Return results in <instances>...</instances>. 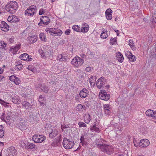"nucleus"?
Here are the masks:
<instances>
[{
  "instance_id": "nucleus-1",
  "label": "nucleus",
  "mask_w": 156,
  "mask_h": 156,
  "mask_svg": "<svg viewBox=\"0 0 156 156\" xmlns=\"http://www.w3.org/2000/svg\"><path fill=\"white\" fill-rule=\"evenodd\" d=\"M97 146L100 150L104 152H106L108 154H111L113 151V149L112 147L104 144H97Z\"/></svg>"
},
{
  "instance_id": "nucleus-2",
  "label": "nucleus",
  "mask_w": 156,
  "mask_h": 156,
  "mask_svg": "<svg viewBox=\"0 0 156 156\" xmlns=\"http://www.w3.org/2000/svg\"><path fill=\"white\" fill-rule=\"evenodd\" d=\"M45 31L48 34H49L53 36H60L62 33V32L61 30L55 28H47Z\"/></svg>"
},
{
  "instance_id": "nucleus-3",
  "label": "nucleus",
  "mask_w": 156,
  "mask_h": 156,
  "mask_svg": "<svg viewBox=\"0 0 156 156\" xmlns=\"http://www.w3.org/2000/svg\"><path fill=\"white\" fill-rule=\"evenodd\" d=\"M63 147L67 149L72 148L74 145V143L73 141L70 140L66 138H64L62 142Z\"/></svg>"
},
{
  "instance_id": "nucleus-4",
  "label": "nucleus",
  "mask_w": 156,
  "mask_h": 156,
  "mask_svg": "<svg viewBox=\"0 0 156 156\" xmlns=\"http://www.w3.org/2000/svg\"><path fill=\"white\" fill-rule=\"evenodd\" d=\"M83 62V59L77 56L73 58L71 62L72 64L75 67H78L81 66Z\"/></svg>"
},
{
  "instance_id": "nucleus-5",
  "label": "nucleus",
  "mask_w": 156,
  "mask_h": 156,
  "mask_svg": "<svg viewBox=\"0 0 156 156\" xmlns=\"http://www.w3.org/2000/svg\"><path fill=\"white\" fill-rule=\"evenodd\" d=\"M45 139L46 137L42 135H35L32 137L33 140L37 143H41Z\"/></svg>"
},
{
  "instance_id": "nucleus-6",
  "label": "nucleus",
  "mask_w": 156,
  "mask_h": 156,
  "mask_svg": "<svg viewBox=\"0 0 156 156\" xmlns=\"http://www.w3.org/2000/svg\"><path fill=\"white\" fill-rule=\"evenodd\" d=\"M18 8L17 3L15 1H11L5 6V10H16Z\"/></svg>"
},
{
  "instance_id": "nucleus-7",
  "label": "nucleus",
  "mask_w": 156,
  "mask_h": 156,
  "mask_svg": "<svg viewBox=\"0 0 156 156\" xmlns=\"http://www.w3.org/2000/svg\"><path fill=\"white\" fill-rule=\"evenodd\" d=\"M99 96L101 99L107 101L110 98V95L109 94H107L105 90H102L99 93Z\"/></svg>"
},
{
  "instance_id": "nucleus-8",
  "label": "nucleus",
  "mask_w": 156,
  "mask_h": 156,
  "mask_svg": "<svg viewBox=\"0 0 156 156\" xmlns=\"http://www.w3.org/2000/svg\"><path fill=\"white\" fill-rule=\"evenodd\" d=\"M106 82V79L104 77H101L97 80L96 85L98 89H101L103 87Z\"/></svg>"
},
{
  "instance_id": "nucleus-9",
  "label": "nucleus",
  "mask_w": 156,
  "mask_h": 156,
  "mask_svg": "<svg viewBox=\"0 0 156 156\" xmlns=\"http://www.w3.org/2000/svg\"><path fill=\"white\" fill-rule=\"evenodd\" d=\"M40 21L38 24L40 26H42V24L48 25L50 23V20L47 16H42L40 19Z\"/></svg>"
},
{
  "instance_id": "nucleus-10",
  "label": "nucleus",
  "mask_w": 156,
  "mask_h": 156,
  "mask_svg": "<svg viewBox=\"0 0 156 156\" xmlns=\"http://www.w3.org/2000/svg\"><path fill=\"white\" fill-rule=\"evenodd\" d=\"M7 156H15L17 154V151L14 147H11L8 148L5 152Z\"/></svg>"
},
{
  "instance_id": "nucleus-11",
  "label": "nucleus",
  "mask_w": 156,
  "mask_h": 156,
  "mask_svg": "<svg viewBox=\"0 0 156 156\" xmlns=\"http://www.w3.org/2000/svg\"><path fill=\"white\" fill-rule=\"evenodd\" d=\"M79 94L80 97L82 98H86L89 95L88 90L84 88L80 90Z\"/></svg>"
},
{
  "instance_id": "nucleus-12",
  "label": "nucleus",
  "mask_w": 156,
  "mask_h": 156,
  "mask_svg": "<svg viewBox=\"0 0 156 156\" xmlns=\"http://www.w3.org/2000/svg\"><path fill=\"white\" fill-rule=\"evenodd\" d=\"M18 128L21 130L26 129L27 128V123L25 120H21L19 123Z\"/></svg>"
},
{
  "instance_id": "nucleus-13",
  "label": "nucleus",
  "mask_w": 156,
  "mask_h": 156,
  "mask_svg": "<svg viewBox=\"0 0 156 156\" xmlns=\"http://www.w3.org/2000/svg\"><path fill=\"white\" fill-rule=\"evenodd\" d=\"M0 27L2 30L7 31L9 30V26L5 22L2 21L0 24Z\"/></svg>"
},
{
  "instance_id": "nucleus-14",
  "label": "nucleus",
  "mask_w": 156,
  "mask_h": 156,
  "mask_svg": "<svg viewBox=\"0 0 156 156\" xmlns=\"http://www.w3.org/2000/svg\"><path fill=\"white\" fill-rule=\"evenodd\" d=\"M140 146L142 147H146L148 146L150 144L149 140L147 139L141 140L140 141Z\"/></svg>"
},
{
  "instance_id": "nucleus-15",
  "label": "nucleus",
  "mask_w": 156,
  "mask_h": 156,
  "mask_svg": "<svg viewBox=\"0 0 156 156\" xmlns=\"http://www.w3.org/2000/svg\"><path fill=\"white\" fill-rule=\"evenodd\" d=\"M20 58L22 60L27 61H31L33 59V58L30 57V56L27 53H24L21 55L20 56Z\"/></svg>"
},
{
  "instance_id": "nucleus-16",
  "label": "nucleus",
  "mask_w": 156,
  "mask_h": 156,
  "mask_svg": "<svg viewBox=\"0 0 156 156\" xmlns=\"http://www.w3.org/2000/svg\"><path fill=\"white\" fill-rule=\"evenodd\" d=\"M9 79L10 81H13L16 85H19L20 82V80L18 78L14 75L10 76Z\"/></svg>"
},
{
  "instance_id": "nucleus-17",
  "label": "nucleus",
  "mask_w": 156,
  "mask_h": 156,
  "mask_svg": "<svg viewBox=\"0 0 156 156\" xmlns=\"http://www.w3.org/2000/svg\"><path fill=\"white\" fill-rule=\"evenodd\" d=\"M22 108L25 109L31 108L32 107V105L29 102L27 101H23L21 104Z\"/></svg>"
},
{
  "instance_id": "nucleus-18",
  "label": "nucleus",
  "mask_w": 156,
  "mask_h": 156,
  "mask_svg": "<svg viewBox=\"0 0 156 156\" xmlns=\"http://www.w3.org/2000/svg\"><path fill=\"white\" fill-rule=\"evenodd\" d=\"M21 44H18L16 46H13L10 48V51H12L13 54H15L18 51L20 47Z\"/></svg>"
},
{
  "instance_id": "nucleus-19",
  "label": "nucleus",
  "mask_w": 156,
  "mask_h": 156,
  "mask_svg": "<svg viewBox=\"0 0 156 156\" xmlns=\"http://www.w3.org/2000/svg\"><path fill=\"white\" fill-rule=\"evenodd\" d=\"M44 49L45 51L44 52L46 54L47 53V55L50 56H52L53 54V51L52 49L50 47L48 46H45L44 47Z\"/></svg>"
},
{
  "instance_id": "nucleus-20",
  "label": "nucleus",
  "mask_w": 156,
  "mask_h": 156,
  "mask_svg": "<svg viewBox=\"0 0 156 156\" xmlns=\"http://www.w3.org/2000/svg\"><path fill=\"white\" fill-rule=\"evenodd\" d=\"M89 26L87 24L84 23L82 25L81 31L83 33H87L88 30Z\"/></svg>"
},
{
  "instance_id": "nucleus-21",
  "label": "nucleus",
  "mask_w": 156,
  "mask_h": 156,
  "mask_svg": "<svg viewBox=\"0 0 156 156\" xmlns=\"http://www.w3.org/2000/svg\"><path fill=\"white\" fill-rule=\"evenodd\" d=\"M104 113L107 115H109L111 113L109 110L110 107L108 104H105L104 106Z\"/></svg>"
},
{
  "instance_id": "nucleus-22",
  "label": "nucleus",
  "mask_w": 156,
  "mask_h": 156,
  "mask_svg": "<svg viewBox=\"0 0 156 156\" xmlns=\"http://www.w3.org/2000/svg\"><path fill=\"white\" fill-rule=\"evenodd\" d=\"M116 54L117 59L119 62H122L124 60V57L122 55L120 52H117Z\"/></svg>"
},
{
  "instance_id": "nucleus-23",
  "label": "nucleus",
  "mask_w": 156,
  "mask_h": 156,
  "mask_svg": "<svg viewBox=\"0 0 156 156\" xmlns=\"http://www.w3.org/2000/svg\"><path fill=\"white\" fill-rule=\"evenodd\" d=\"M16 65L15 66L14 69L16 70H20L23 66V65L21 64V61H19L15 63Z\"/></svg>"
},
{
  "instance_id": "nucleus-24",
  "label": "nucleus",
  "mask_w": 156,
  "mask_h": 156,
  "mask_svg": "<svg viewBox=\"0 0 156 156\" xmlns=\"http://www.w3.org/2000/svg\"><path fill=\"white\" fill-rule=\"evenodd\" d=\"M112 10H106L105 12V16L107 20H110L112 18Z\"/></svg>"
},
{
  "instance_id": "nucleus-25",
  "label": "nucleus",
  "mask_w": 156,
  "mask_h": 156,
  "mask_svg": "<svg viewBox=\"0 0 156 156\" xmlns=\"http://www.w3.org/2000/svg\"><path fill=\"white\" fill-rule=\"evenodd\" d=\"M50 132L49 136L51 138H53L55 137L57 134L58 132L54 128H53V129H51V131Z\"/></svg>"
},
{
  "instance_id": "nucleus-26",
  "label": "nucleus",
  "mask_w": 156,
  "mask_h": 156,
  "mask_svg": "<svg viewBox=\"0 0 156 156\" xmlns=\"http://www.w3.org/2000/svg\"><path fill=\"white\" fill-rule=\"evenodd\" d=\"M12 101L15 104H19L20 103L19 97L18 96H14L12 98Z\"/></svg>"
},
{
  "instance_id": "nucleus-27",
  "label": "nucleus",
  "mask_w": 156,
  "mask_h": 156,
  "mask_svg": "<svg viewBox=\"0 0 156 156\" xmlns=\"http://www.w3.org/2000/svg\"><path fill=\"white\" fill-rule=\"evenodd\" d=\"M28 38L29 42L30 44H33L37 41L36 37L35 36H29Z\"/></svg>"
},
{
  "instance_id": "nucleus-28",
  "label": "nucleus",
  "mask_w": 156,
  "mask_h": 156,
  "mask_svg": "<svg viewBox=\"0 0 156 156\" xmlns=\"http://www.w3.org/2000/svg\"><path fill=\"white\" fill-rule=\"evenodd\" d=\"M84 122L87 123L90 122V116L88 114H85L84 116Z\"/></svg>"
},
{
  "instance_id": "nucleus-29",
  "label": "nucleus",
  "mask_w": 156,
  "mask_h": 156,
  "mask_svg": "<svg viewBox=\"0 0 156 156\" xmlns=\"http://www.w3.org/2000/svg\"><path fill=\"white\" fill-rule=\"evenodd\" d=\"M98 126L95 124L92 126H91L90 128V130L91 131H94L97 132L99 133L100 130Z\"/></svg>"
},
{
  "instance_id": "nucleus-30",
  "label": "nucleus",
  "mask_w": 156,
  "mask_h": 156,
  "mask_svg": "<svg viewBox=\"0 0 156 156\" xmlns=\"http://www.w3.org/2000/svg\"><path fill=\"white\" fill-rule=\"evenodd\" d=\"M27 143V144L26 147V148L27 149H32L34 148L35 146L34 144L28 142Z\"/></svg>"
},
{
  "instance_id": "nucleus-31",
  "label": "nucleus",
  "mask_w": 156,
  "mask_h": 156,
  "mask_svg": "<svg viewBox=\"0 0 156 156\" xmlns=\"http://www.w3.org/2000/svg\"><path fill=\"white\" fill-rule=\"evenodd\" d=\"M4 128L2 125H0V138H2L4 135Z\"/></svg>"
},
{
  "instance_id": "nucleus-32",
  "label": "nucleus",
  "mask_w": 156,
  "mask_h": 156,
  "mask_svg": "<svg viewBox=\"0 0 156 156\" xmlns=\"http://www.w3.org/2000/svg\"><path fill=\"white\" fill-rule=\"evenodd\" d=\"M107 30H104L101 34L100 36L101 38L103 39L106 38L108 36V35L107 34Z\"/></svg>"
},
{
  "instance_id": "nucleus-33",
  "label": "nucleus",
  "mask_w": 156,
  "mask_h": 156,
  "mask_svg": "<svg viewBox=\"0 0 156 156\" xmlns=\"http://www.w3.org/2000/svg\"><path fill=\"white\" fill-rule=\"evenodd\" d=\"M57 59L61 62L65 61L66 60L65 57L63 56L62 54H59L58 55Z\"/></svg>"
},
{
  "instance_id": "nucleus-34",
  "label": "nucleus",
  "mask_w": 156,
  "mask_h": 156,
  "mask_svg": "<svg viewBox=\"0 0 156 156\" xmlns=\"http://www.w3.org/2000/svg\"><path fill=\"white\" fill-rule=\"evenodd\" d=\"M77 110L78 111H81L82 109H85V106L84 105H83L81 104H79L77 105L76 107Z\"/></svg>"
},
{
  "instance_id": "nucleus-35",
  "label": "nucleus",
  "mask_w": 156,
  "mask_h": 156,
  "mask_svg": "<svg viewBox=\"0 0 156 156\" xmlns=\"http://www.w3.org/2000/svg\"><path fill=\"white\" fill-rule=\"evenodd\" d=\"M154 112L153 110L149 109L146 112V114L148 116L153 117Z\"/></svg>"
},
{
  "instance_id": "nucleus-36",
  "label": "nucleus",
  "mask_w": 156,
  "mask_h": 156,
  "mask_svg": "<svg viewBox=\"0 0 156 156\" xmlns=\"http://www.w3.org/2000/svg\"><path fill=\"white\" fill-rule=\"evenodd\" d=\"M152 24L154 27L156 26V17L153 15L151 19Z\"/></svg>"
},
{
  "instance_id": "nucleus-37",
  "label": "nucleus",
  "mask_w": 156,
  "mask_h": 156,
  "mask_svg": "<svg viewBox=\"0 0 156 156\" xmlns=\"http://www.w3.org/2000/svg\"><path fill=\"white\" fill-rule=\"evenodd\" d=\"M39 37L43 41H46V39L45 35L44 33H41L39 34Z\"/></svg>"
},
{
  "instance_id": "nucleus-38",
  "label": "nucleus",
  "mask_w": 156,
  "mask_h": 156,
  "mask_svg": "<svg viewBox=\"0 0 156 156\" xmlns=\"http://www.w3.org/2000/svg\"><path fill=\"white\" fill-rule=\"evenodd\" d=\"M27 142L26 141H21L20 143V146L22 148H24L26 147L27 145Z\"/></svg>"
},
{
  "instance_id": "nucleus-39",
  "label": "nucleus",
  "mask_w": 156,
  "mask_h": 156,
  "mask_svg": "<svg viewBox=\"0 0 156 156\" xmlns=\"http://www.w3.org/2000/svg\"><path fill=\"white\" fill-rule=\"evenodd\" d=\"M32 10H26L25 11V14L28 16H33L34 14V12H32Z\"/></svg>"
},
{
  "instance_id": "nucleus-40",
  "label": "nucleus",
  "mask_w": 156,
  "mask_h": 156,
  "mask_svg": "<svg viewBox=\"0 0 156 156\" xmlns=\"http://www.w3.org/2000/svg\"><path fill=\"white\" fill-rule=\"evenodd\" d=\"M6 43H5L4 41L0 42V48H4L5 49V48L6 47Z\"/></svg>"
},
{
  "instance_id": "nucleus-41",
  "label": "nucleus",
  "mask_w": 156,
  "mask_h": 156,
  "mask_svg": "<svg viewBox=\"0 0 156 156\" xmlns=\"http://www.w3.org/2000/svg\"><path fill=\"white\" fill-rule=\"evenodd\" d=\"M140 141H139L138 140H137L135 139H134L133 142L135 146L137 147L138 146L140 147Z\"/></svg>"
},
{
  "instance_id": "nucleus-42",
  "label": "nucleus",
  "mask_w": 156,
  "mask_h": 156,
  "mask_svg": "<svg viewBox=\"0 0 156 156\" xmlns=\"http://www.w3.org/2000/svg\"><path fill=\"white\" fill-rule=\"evenodd\" d=\"M72 29L74 31L76 32H79L80 31V27L78 25H73L72 27Z\"/></svg>"
},
{
  "instance_id": "nucleus-43",
  "label": "nucleus",
  "mask_w": 156,
  "mask_h": 156,
  "mask_svg": "<svg viewBox=\"0 0 156 156\" xmlns=\"http://www.w3.org/2000/svg\"><path fill=\"white\" fill-rule=\"evenodd\" d=\"M12 22H17L19 21L20 19L17 18L15 16L12 15Z\"/></svg>"
},
{
  "instance_id": "nucleus-44",
  "label": "nucleus",
  "mask_w": 156,
  "mask_h": 156,
  "mask_svg": "<svg viewBox=\"0 0 156 156\" xmlns=\"http://www.w3.org/2000/svg\"><path fill=\"white\" fill-rule=\"evenodd\" d=\"M78 125L80 127H85L87 126L86 124L83 122H80L78 123Z\"/></svg>"
},
{
  "instance_id": "nucleus-45",
  "label": "nucleus",
  "mask_w": 156,
  "mask_h": 156,
  "mask_svg": "<svg viewBox=\"0 0 156 156\" xmlns=\"http://www.w3.org/2000/svg\"><path fill=\"white\" fill-rule=\"evenodd\" d=\"M38 101L41 104H43L44 101V98L41 96H40L38 99Z\"/></svg>"
},
{
  "instance_id": "nucleus-46",
  "label": "nucleus",
  "mask_w": 156,
  "mask_h": 156,
  "mask_svg": "<svg viewBox=\"0 0 156 156\" xmlns=\"http://www.w3.org/2000/svg\"><path fill=\"white\" fill-rule=\"evenodd\" d=\"M42 88H42L41 89L42 90H43L44 92L47 93L48 92L49 89L48 87L46 86H44Z\"/></svg>"
},
{
  "instance_id": "nucleus-47",
  "label": "nucleus",
  "mask_w": 156,
  "mask_h": 156,
  "mask_svg": "<svg viewBox=\"0 0 156 156\" xmlns=\"http://www.w3.org/2000/svg\"><path fill=\"white\" fill-rule=\"evenodd\" d=\"M132 54V53L130 51H128L125 53V55L128 58H130V56Z\"/></svg>"
},
{
  "instance_id": "nucleus-48",
  "label": "nucleus",
  "mask_w": 156,
  "mask_h": 156,
  "mask_svg": "<svg viewBox=\"0 0 156 156\" xmlns=\"http://www.w3.org/2000/svg\"><path fill=\"white\" fill-rule=\"evenodd\" d=\"M152 56H153V58H156V45L154 49L153 50V53Z\"/></svg>"
},
{
  "instance_id": "nucleus-49",
  "label": "nucleus",
  "mask_w": 156,
  "mask_h": 156,
  "mask_svg": "<svg viewBox=\"0 0 156 156\" xmlns=\"http://www.w3.org/2000/svg\"><path fill=\"white\" fill-rule=\"evenodd\" d=\"M80 143L82 145L83 147H86L87 145V143L85 140L81 141Z\"/></svg>"
},
{
  "instance_id": "nucleus-50",
  "label": "nucleus",
  "mask_w": 156,
  "mask_h": 156,
  "mask_svg": "<svg viewBox=\"0 0 156 156\" xmlns=\"http://www.w3.org/2000/svg\"><path fill=\"white\" fill-rule=\"evenodd\" d=\"M116 41V38H114L113 39H111L110 43L112 44V45H113Z\"/></svg>"
},
{
  "instance_id": "nucleus-51",
  "label": "nucleus",
  "mask_w": 156,
  "mask_h": 156,
  "mask_svg": "<svg viewBox=\"0 0 156 156\" xmlns=\"http://www.w3.org/2000/svg\"><path fill=\"white\" fill-rule=\"evenodd\" d=\"M129 45L130 47H133L134 46V43L132 40H129Z\"/></svg>"
},
{
  "instance_id": "nucleus-52",
  "label": "nucleus",
  "mask_w": 156,
  "mask_h": 156,
  "mask_svg": "<svg viewBox=\"0 0 156 156\" xmlns=\"http://www.w3.org/2000/svg\"><path fill=\"white\" fill-rule=\"evenodd\" d=\"M27 10H36V7L35 5H33L30 6Z\"/></svg>"
},
{
  "instance_id": "nucleus-53",
  "label": "nucleus",
  "mask_w": 156,
  "mask_h": 156,
  "mask_svg": "<svg viewBox=\"0 0 156 156\" xmlns=\"http://www.w3.org/2000/svg\"><path fill=\"white\" fill-rule=\"evenodd\" d=\"M92 70V69L90 67H87L86 69V71L89 72H90Z\"/></svg>"
},
{
  "instance_id": "nucleus-54",
  "label": "nucleus",
  "mask_w": 156,
  "mask_h": 156,
  "mask_svg": "<svg viewBox=\"0 0 156 156\" xmlns=\"http://www.w3.org/2000/svg\"><path fill=\"white\" fill-rule=\"evenodd\" d=\"M5 114L4 113H3L1 117V119L2 120L4 121H5Z\"/></svg>"
},
{
  "instance_id": "nucleus-55",
  "label": "nucleus",
  "mask_w": 156,
  "mask_h": 156,
  "mask_svg": "<svg viewBox=\"0 0 156 156\" xmlns=\"http://www.w3.org/2000/svg\"><path fill=\"white\" fill-rule=\"evenodd\" d=\"M136 59V58L135 56L134 55L133 56H132V58H130V60H129V61H130L134 62L135 61Z\"/></svg>"
},
{
  "instance_id": "nucleus-56",
  "label": "nucleus",
  "mask_w": 156,
  "mask_h": 156,
  "mask_svg": "<svg viewBox=\"0 0 156 156\" xmlns=\"http://www.w3.org/2000/svg\"><path fill=\"white\" fill-rule=\"evenodd\" d=\"M94 77H93V76H92L90 77V78L89 79V82L90 83V84L91 85H92V83H93V82H92L93 81L92 80L93 79V78Z\"/></svg>"
},
{
  "instance_id": "nucleus-57",
  "label": "nucleus",
  "mask_w": 156,
  "mask_h": 156,
  "mask_svg": "<svg viewBox=\"0 0 156 156\" xmlns=\"http://www.w3.org/2000/svg\"><path fill=\"white\" fill-rule=\"evenodd\" d=\"M8 20L9 22H12V15H11V16H9V17L7 19Z\"/></svg>"
},
{
  "instance_id": "nucleus-58",
  "label": "nucleus",
  "mask_w": 156,
  "mask_h": 156,
  "mask_svg": "<svg viewBox=\"0 0 156 156\" xmlns=\"http://www.w3.org/2000/svg\"><path fill=\"white\" fill-rule=\"evenodd\" d=\"M69 126L68 125H62V126H61V129L62 130H63L64 129H65L66 128H69Z\"/></svg>"
},
{
  "instance_id": "nucleus-59",
  "label": "nucleus",
  "mask_w": 156,
  "mask_h": 156,
  "mask_svg": "<svg viewBox=\"0 0 156 156\" xmlns=\"http://www.w3.org/2000/svg\"><path fill=\"white\" fill-rule=\"evenodd\" d=\"M33 119L34 121H37L38 120H39V118L36 115L34 116L33 117Z\"/></svg>"
},
{
  "instance_id": "nucleus-60",
  "label": "nucleus",
  "mask_w": 156,
  "mask_h": 156,
  "mask_svg": "<svg viewBox=\"0 0 156 156\" xmlns=\"http://www.w3.org/2000/svg\"><path fill=\"white\" fill-rule=\"evenodd\" d=\"M70 30L69 29H67L65 32V34L66 35H69L70 33Z\"/></svg>"
},
{
  "instance_id": "nucleus-61",
  "label": "nucleus",
  "mask_w": 156,
  "mask_h": 156,
  "mask_svg": "<svg viewBox=\"0 0 156 156\" xmlns=\"http://www.w3.org/2000/svg\"><path fill=\"white\" fill-rule=\"evenodd\" d=\"M115 156H124L121 153H117L115 154Z\"/></svg>"
},
{
  "instance_id": "nucleus-62",
  "label": "nucleus",
  "mask_w": 156,
  "mask_h": 156,
  "mask_svg": "<svg viewBox=\"0 0 156 156\" xmlns=\"http://www.w3.org/2000/svg\"><path fill=\"white\" fill-rule=\"evenodd\" d=\"M85 137L84 135H83L80 138V141H83V140H85Z\"/></svg>"
},
{
  "instance_id": "nucleus-63",
  "label": "nucleus",
  "mask_w": 156,
  "mask_h": 156,
  "mask_svg": "<svg viewBox=\"0 0 156 156\" xmlns=\"http://www.w3.org/2000/svg\"><path fill=\"white\" fill-rule=\"evenodd\" d=\"M153 117L154 119H156V112H154Z\"/></svg>"
},
{
  "instance_id": "nucleus-64",
  "label": "nucleus",
  "mask_w": 156,
  "mask_h": 156,
  "mask_svg": "<svg viewBox=\"0 0 156 156\" xmlns=\"http://www.w3.org/2000/svg\"><path fill=\"white\" fill-rule=\"evenodd\" d=\"M44 12V10H39V14L40 15H42Z\"/></svg>"
}]
</instances>
